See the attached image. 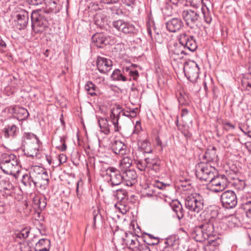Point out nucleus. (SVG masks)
<instances>
[{
	"label": "nucleus",
	"mask_w": 251,
	"mask_h": 251,
	"mask_svg": "<svg viewBox=\"0 0 251 251\" xmlns=\"http://www.w3.org/2000/svg\"><path fill=\"white\" fill-rule=\"evenodd\" d=\"M182 15L186 25L191 28L195 27L200 28L203 22L210 24L212 20L211 12L202 3L193 9L184 10Z\"/></svg>",
	"instance_id": "f257e3e1"
},
{
	"label": "nucleus",
	"mask_w": 251,
	"mask_h": 251,
	"mask_svg": "<svg viewBox=\"0 0 251 251\" xmlns=\"http://www.w3.org/2000/svg\"><path fill=\"white\" fill-rule=\"evenodd\" d=\"M58 0H45L46 10H37L31 14V28L35 33H42L49 28L48 13L55 12Z\"/></svg>",
	"instance_id": "f03ea898"
},
{
	"label": "nucleus",
	"mask_w": 251,
	"mask_h": 251,
	"mask_svg": "<svg viewBox=\"0 0 251 251\" xmlns=\"http://www.w3.org/2000/svg\"><path fill=\"white\" fill-rule=\"evenodd\" d=\"M197 47L198 45L195 37L184 33L179 35V43H170L168 46V49L170 58L174 61H176L183 58V54H187V53L184 50V48H187L191 51H194Z\"/></svg>",
	"instance_id": "7ed1b4c3"
},
{
	"label": "nucleus",
	"mask_w": 251,
	"mask_h": 251,
	"mask_svg": "<svg viewBox=\"0 0 251 251\" xmlns=\"http://www.w3.org/2000/svg\"><path fill=\"white\" fill-rule=\"evenodd\" d=\"M214 215L208 216L206 218L203 224L201 225L204 232L207 234V248H210L214 251L216 247L220 245V239L217 236V235L221 233L219 229L218 224L215 216L217 215L216 211H214Z\"/></svg>",
	"instance_id": "20e7f679"
},
{
	"label": "nucleus",
	"mask_w": 251,
	"mask_h": 251,
	"mask_svg": "<svg viewBox=\"0 0 251 251\" xmlns=\"http://www.w3.org/2000/svg\"><path fill=\"white\" fill-rule=\"evenodd\" d=\"M196 175L197 178L201 180L209 181L207 184V189L217 193L215 189L217 187L212 186V181L217 178L218 172L217 169L208 163H200L196 167Z\"/></svg>",
	"instance_id": "39448f33"
},
{
	"label": "nucleus",
	"mask_w": 251,
	"mask_h": 251,
	"mask_svg": "<svg viewBox=\"0 0 251 251\" xmlns=\"http://www.w3.org/2000/svg\"><path fill=\"white\" fill-rule=\"evenodd\" d=\"M0 168L4 174L12 175L17 178L20 169L18 157L12 153L2 154L0 157Z\"/></svg>",
	"instance_id": "423d86ee"
},
{
	"label": "nucleus",
	"mask_w": 251,
	"mask_h": 251,
	"mask_svg": "<svg viewBox=\"0 0 251 251\" xmlns=\"http://www.w3.org/2000/svg\"><path fill=\"white\" fill-rule=\"evenodd\" d=\"M136 65L134 64L130 67H124L122 70L115 69L112 73L111 77L115 81H131V79L134 80L137 79L139 76V73L134 68Z\"/></svg>",
	"instance_id": "0eeeda50"
},
{
	"label": "nucleus",
	"mask_w": 251,
	"mask_h": 251,
	"mask_svg": "<svg viewBox=\"0 0 251 251\" xmlns=\"http://www.w3.org/2000/svg\"><path fill=\"white\" fill-rule=\"evenodd\" d=\"M235 166L232 164L231 167H229V170L226 171V175H219L217 176V178L212 182V186L217 187V189H215L217 193L224 191L227 187V184L231 183V181L234 180L235 178Z\"/></svg>",
	"instance_id": "6e6552de"
},
{
	"label": "nucleus",
	"mask_w": 251,
	"mask_h": 251,
	"mask_svg": "<svg viewBox=\"0 0 251 251\" xmlns=\"http://www.w3.org/2000/svg\"><path fill=\"white\" fill-rule=\"evenodd\" d=\"M185 205L189 210L199 213L203 208L204 201L199 194L193 193L186 198Z\"/></svg>",
	"instance_id": "1a4fd4ad"
},
{
	"label": "nucleus",
	"mask_w": 251,
	"mask_h": 251,
	"mask_svg": "<svg viewBox=\"0 0 251 251\" xmlns=\"http://www.w3.org/2000/svg\"><path fill=\"white\" fill-rule=\"evenodd\" d=\"M124 234L120 239V242L123 245H125L130 251H140L143 243L138 240V236L132 233H127L121 232Z\"/></svg>",
	"instance_id": "9d476101"
},
{
	"label": "nucleus",
	"mask_w": 251,
	"mask_h": 251,
	"mask_svg": "<svg viewBox=\"0 0 251 251\" xmlns=\"http://www.w3.org/2000/svg\"><path fill=\"white\" fill-rule=\"evenodd\" d=\"M33 185L45 189L49 184V176L47 172L42 168L35 166L32 172Z\"/></svg>",
	"instance_id": "9b49d317"
},
{
	"label": "nucleus",
	"mask_w": 251,
	"mask_h": 251,
	"mask_svg": "<svg viewBox=\"0 0 251 251\" xmlns=\"http://www.w3.org/2000/svg\"><path fill=\"white\" fill-rule=\"evenodd\" d=\"M183 71L185 75L191 82H196L199 78L200 68L198 64L194 61H186L183 65Z\"/></svg>",
	"instance_id": "f8f14e48"
},
{
	"label": "nucleus",
	"mask_w": 251,
	"mask_h": 251,
	"mask_svg": "<svg viewBox=\"0 0 251 251\" xmlns=\"http://www.w3.org/2000/svg\"><path fill=\"white\" fill-rule=\"evenodd\" d=\"M223 206L227 210L233 209L230 216H233L235 214V194L234 191L227 190L224 192L221 197Z\"/></svg>",
	"instance_id": "ddd939ff"
},
{
	"label": "nucleus",
	"mask_w": 251,
	"mask_h": 251,
	"mask_svg": "<svg viewBox=\"0 0 251 251\" xmlns=\"http://www.w3.org/2000/svg\"><path fill=\"white\" fill-rule=\"evenodd\" d=\"M112 25L118 31L130 36L135 35L137 32V29L133 24L123 20L114 21Z\"/></svg>",
	"instance_id": "4468645a"
},
{
	"label": "nucleus",
	"mask_w": 251,
	"mask_h": 251,
	"mask_svg": "<svg viewBox=\"0 0 251 251\" xmlns=\"http://www.w3.org/2000/svg\"><path fill=\"white\" fill-rule=\"evenodd\" d=\"M126 117H131V112L129 111H125L122 109L120 105H117L115 108H113L111 110L110 117L111 120V123L114 126V131L118 132L120 130L121 127L118 125V121L120 114Z\"/></svg>",
	"instance_id": "2eb2a0df"
},
{
	"label": "nucleus",
	"mask_w": 251,
	"mask_h": 251,
	"mask_svg": "<svg viewBox=\"0 0 251 251\" xmlns=\"http://www.w3.org/2000/svg\"><path fill=\"white\" fill-rule=\"evenodd\" d=\"M106 176L109 178L112 186L118 185L123 181V175L118 170L112 167H109L106 169Z\"/></svg>",
	"instance_id": "dca6fc26"
},
{
	"label": "nucleus",
	"mask_w": 251,
	"mask_h": 251,
	"mask_svg": "<svg viewBox=\"0 0 251 251\" xmlns=\"http://www.w3.org/2000/svg\"><path fill=\"white\" fill-rule=\"evenodd\" d=\"M96 65L99 72L105 74L111 70L112 62L110 59L99 56L97 58Z\"/></svg>",
	"instance_id": "f3484780"
},
{
	"label": "nucleus",
	"mask_w": 251,
	"mask_h": 251,
	"mask_svg": "<svg viewBox=\"0 0 251 251\" xmlns=\"http://www.w3.org/2000/svg\"><path fill=\"white\" fill-rule=\"evenodd\" d=\"M29 21V13L25 10L19 12L16 16V25L19 30L25 29L27 27Z\"/></svg>",
	"instance_id": "a211bd4d"
},
{
	"label": "nucleus",
	"mask_w": 251,
	"mask_h": 251,
	"mask_svg": "<svg viewBox=\"0 0 251 251\" xmlns=\"http://www.w3.org/2000/svg\"><path fill=\"white\" fill-rule=\"evenodd\" d=\"M92 41L98 48H103L107 44H111L113 42L110 41V37L102 33H97L92 37Z\"/></svg>",
	"instance_id": "6ab92c4d"
},
{
	"label": "nucleus",
	"mask_w": 251,
	"mask_h": 251,
	"mask_svg": "<svg viewBox=\"0 0 251 251\" xmlns=\"http://www.w3.org/2000/svg\"><path fill=\"white\" fill-rule=\"evenodd\" d=\"M123 181L127 186H132L136 182L137 174L133 170H126L123 173Z\"/></svg>",
	"instance_id": "aec40b11"
},
{
	"label": "nucleus",
	"mask_w": 251,
	"mask_h": 251,
	"mask_svg": "<svg viewBox=\"0 0 251 251\" xmlns=\"http://www.w3.org/2000/svg\"><path fill=\"white\" fill-rule=\"evenodd\" d=\"M239 209L245 212L247 217L251 218V198H248L247 194L241 197Z\"/></svg>",
	"instance_id": "412c9836"
},
{
	"label": "nucleus",
	"mask_w": 251,
	"mask_h": 251,
	"mask_svg": "<svg viewBox=\"0 0 251 251\" xmlns=\"http://www.w3.org/2000/svg\"><path fill=\"white\" fill-rule=\"evenodd\" d=\"M167 29L172 32L179 30L183 26V22L179 18H173L166 23Z\"/></svg>",
	"instance_id": "4be33fe9"
},
{
	"label": "nucleus",
	"mask_w": 251,
	"mask_h": 251,
	"mask_svg": "<svg viewBox=\"0 0 251 251\" xmlns=\"http://www.w3.org/2000/svg\"><path fill=\"white\" fill-rule=\"evenodd\" d=\"M111 149L115 154L120 156L126 154L128 151L126 145L120 140L114 141L112 144Z\"/></svg>",
	"instance_id": "5701e85b"
},
{
	"label": "nucleus",
	"mask_w": 251,
	"mask_h": 251,
	"mask_svg": "<svg viewBox=\"0 0 251 251\" xmlns=\"http://www.w3.org/2000/svg\"><path fill=\"white\" fill-rule=\"evenodd\" d=\"M192 237L197 242H202L207 240L208 236L204 232L201 225L195 226L191 233Z\"/></svg>",
	"instance_id": "b1692460"
},
{
	"label": "nucleus",
	"mask_w": 251,
	"mask_h": 251,
	"mask_svg": "<svg viewBox=\"0 0 251 251\" xmlns=\"http://www.w3.org/2000/svg\"><path fill=\"white\" fill-rule=\"evenodd\" d=\"M145 161H147L148 167L154 170L155 172L159 171L160 166V160L156 155H151L146 157Z\"/></svg>",
	"instance_id": "393cba45"
},
{
	"label": "nucleus",
	"mask_w": 251,
	"mask_h": 251,
	"mask_svg": "<svg viewBox=\"0 0 251 251\" xmlns=\"http://www.w3.org/2000/svg\"><path fill=\"white\" fill-rule=\"evenodd\" d=\"M19 132V128L15 125H7L3 129L4 136L6 138H15Z\"/></svg>",
	"instance_id": "a878e982"
},
{
	"label": "nucleus",
	"mask_w": 251,
	"mask_h": 251,
	"mask_svg": "<svg viewBox=\"0 0 251 251\" xmlns=\"http://www.w3.org/2000/svg\"><path fill=\"white\" fill-rule=\"evenodd\" d=\"M37 136L30 132H25L22 139V146L24 148V151L27 148L28 146H30V144L33 142H37Z\"/></svg>",
	"instance_id": "bb28decb"
},
{
	"label": "nucleus",
	"mask_w": 251,
	"mask_h": 251,
	"mask_svg": "<svg viewBox=\"0 0 251 251\" xmlns=\"http://www.w3.org/2000/svg\"><path fill=\"white\" fill-rule=\"evenodd\" d=\"M41 144L42 143L39 138L37 139V142H33L25 149L27 151V155L31 157L37 156Z\"/></svg>",
	"instance_id": "cd10ccee"
},
{
	"label": "nucleus",
	"mask_w": 251,
	"mask_h": 251,
	"mask_svg": "<svg viewBox=\"0 0 251 251\" xmlns=\"http://www.w3.org/2000/svg\"><path fill=\"white\" fill-rule=\"evenodd\" d=\"M170 206L176 215L178 220L182 219L184 216V211L180 202L177 200L173 201L170 203Z\"/></svg>",
	"instance_id": "c85d7f7f"
},
{
	"label": "nucleus",
	"mask_w": 251,
	"mask_h": 251,
	"mask_svg": "<svg viewBox=\"0 0 251 251\" xmlns=\"http://www.w3.org/2000/svg\"><path fill=\"white\" fill-rule=\"evenodd\" d=\"M216 151V148L215 147L209 146L203 156V159L209 162L216 161L218 156Z\"/></svg>",
	"instance_id": "c756f323"
},
{
	"label": "nucleus",
	"mask_w": 251,
	"mask_h": 251,
	"mask_svg": "<svg viewBox=\"0 0 251 251\" xmlns=\"http://www.w3.org/2000/svg\"><path fill=\"white\" fill-rule=\"evenodd\" d=\"M50 246V240L48 239L43 238L39 240L35 244L34 249L35 251H49Z\"/></svg>",
	"instance_id": "7c9ffc66"
},
{
	"label": "nucleus",
	"mask_w": 251,
	"mask_h": 251,
	"mask_svg": "<svg viewBox=\"0 0 251 251\" xmlns=\"http://www.w3.org/2000/svg\"><path fill=\"white\" fill-rule=\"evenodd\" d=\"M13 113L16 114L17 119L19 120H25L29 116L27 110L23 107L15 106L12 108Z\"/></svg>",
	"instance_id": "2f4dec72"
},
{
	"label": "nucleus",
	"mask_w": 251,
	"mask_h": 251,
	"mask_svg": "<svg viewBox=\"0 0 251 251\" xmlns=\"http://www.w3.org/2000/svg\"><path fill=\"white\" fill-rule=\"evenodd\" d=\"M138 146L144 154H151L152 152L151 143L147 140H139Z\"/></svg>",
	"instance_id": "473e14b6"
},
{
	"label": "nucleus",
	"mask_w": 251,
	"mask_h": 251,
	"mask_svg": "<svg viewBox=\"0 0 251 251\" xmlns=\"http://www.w3.org/2000/svg\"><path fill=\"white\" fill-rule=\"evenodd\" d=\"M98 124L101 132L105 135H108L110 133L111 126L109 125L106 118H100L98 120Z\"/></svg>",
	"instance_id": "72a5a7b5"
},
{
	"label": "nucleus",
	"mask_w": 251,
	"mask_h": 251,
	"mask_svg": "<svg viewBox=\"0 0 251 251\" xmlns=\"http://www.w3.org/2000/svg\"><path fill=\"white\" fill-rule=\"evenodd\" d=\"M173 244V241L168 238L160 243L158 245V248L160 251H172Z\"/></svg>",
	"instance_id": "f704fd0d"
},
{
	"label": "nucleus",
	"mask_w": 251,
	"mask_h": 251,
	"mask_svg": "<svg viewBox=\"0 0 251 251\" xmlns=\"http://www.w3.org/2000/svg\"><path fill=\"white\" fill-rule=\"evenodd\" d=\"M145 235L148 236V238H146L144 241L149 245L153 246L159 245L163 241V240H162V241H160L158 237H155L150 233H146Z\"/></svg>",
	"instance_id": "c9c22d12"
},
{
	"label": "nucleus",
	"mask_w": 251,
	"mask_h": 251,
	"mask_svg": "<svg viewBox=\"0 0 251 251\" xmlns=\"http://www.w3.org/2000/svg\"><path fill=\"white\" fill-rule=\"evenodd\" d=\"M22 183L25 186L31 187L32 184H33L32 172H31L29 174L26 173L23 175Z\"/></svg>",
	"instance_id": "e433bc0d"
},
{
	"label": "nucleus",
	"mask_w": 251,
	"mask_h": 251,
	"mask_svg": "<svg viewBox=\"0 0 251 251\" xmlns=\"http://www.w3.org/2000/svg\"><path fill=\"white\" fill-rule=\"evenodd\" d=\"M85 91L88 94L93 97L96 95V91L98 89L96 86L91 81H87L84 87Z\"/></svg>",
	"instance_id": "4c0bfd02"
},
{
	"label": "nucleus",
	"mask_w": 251,
	"mask_h": 251,
	"mask_svg": "<svg viewBox=\"0 0 251 251\" xmlns=\"http://www.w3.org/2000/svg\"><path fill=\"white\" fill-rule=\"evenodd\" d=\"M115 207L123 214H125L129 210V207L120 202L115 204Z\"/></svg>",
	"instance_id": "58836bf2"
},
{
	"label": "nucleus",
	"mask_w": 251,
	"mask_h": 251,
	"mask_svg": "<svg viewBox=\"0 0 251 251\" xmlns=\"http://www.w3.org/2000/svg\"><path fill=\"white\" fill-rule=\"evenodd\" d=\"M137 168L141 171H144L148 167L147 161H143L142 160H137L135 161Z\"/></svg>",
	"instance_id": "ea45409f"
},
{
	"label": "nucleus",
	"mask_w": 251,
	"mask_h": 251,
	"mask_svg": "<svg viewBox=\"0 0 251 251\" xmlns=\"http://www.w3.org/2000/svg\"><path fill=\"white\" fill-rule=\"evenodd\" d=\"M95 24L100 27H101L103 25L104 19L102 18L101 15L99 14H96L94 18Z\"/></svg>",
	"instance_id": "a19ab883"
},
{
	"label": "nucleus",
	"mask_w": 251,
	"mask_h": 251,
	"mask_svg": "<svg viewBox=\"0 0 251 251\" xmlns=\"http://www.w3.org/2000/svg\"><path fill=\"white\" fill-rule=\"evenodd\" d=\"M29 233V230L27 228H25L17 234V237L25 239L28 237Z\"/></svg>",
	"instance_id": "79ce46f5"
},
{
	"label": "nucleus",
	"mask_w": 251,
	"mask_h": 251,
	"mask_svg": "<svg viewBox=\"0 0 251 251\" xmlns=\"http://www.w3.org/2000/svg\"><path fill=\"white\" fill-rule=\"evenodd\" d=\"M66 137L65 136H63L62 137H61L60 138V142L61 144V145L58 147L59 150H60L61 151H64L67 149V145L66 144Z\"/></svg>",
	"instance_id": "37998d69"
},
{
	"label": "nucleus",
	"mask_w": 251,
	"mask_h": 251,
	"mask_svg": "<svg viewBox=\"0 0 251 251\" xmlns=\"http://www.w3.org/2000/svg\"><path fill=\"white\" fill-rule=\"evenodd\" d=\"M132 164V160L128 157H124L121 160L122 165H124L125 167L128 168L130 167Z\"/></svg>",
	"instance_id": "c03bdc74"
},
{
	"label": "nucleus",
	"mask_w": 251,
	"mask_h": 251,
	"mask_svg": "<svg viewBox=\"0 0 251 251\" xmlns=\"http://www.w3.org/2000/svg\"><path fill=\"white\" fill-rule=\"evenodd\" d=\"M126 195V192L125 190L123 189H119L117 191L116 196L117 199L120 200L124 199Z\"/></svg>",
	"instance_id": "a18cd8bd"
},
{
	"label": "nucleus",
	"mask_w": 251,
	"mask_h": 251,
	"mask_svg": "<svg viewBox=\"0 0 251 251\" xmlns=\"http://www.w3.org/2000/svg\"><path fill=\"white\" fill-rule=\"evenodd\" d=\"M93 227H94L96 225L97 220H100L101 219V215L99 214V212L96 210H94L93 213Z\"/></svg>",
	"instance_id": "49530a36"
},
{
	"label": "nucleus",
	"mask_w": 251,
	"mask_h": 251,
	"mask_svg": "<svg viewBox=\"0 0 251 251\" xmlns=\"http://www.w3.org/2000/svg\"><path fill=\"white\" fill-rule=\"evenodd\" d=\"M238 182H236V186H238L236 187V189L239 190L243 189L246 186L245 181L241 179H238Z\"/></svg>",
	"instance_id": "de8ad7c7"
},
{
	"label": "nucleus",
	"mask_w": 251,
	"mask_h": 251,
	"mask_svg": "<svg viewBox=\"0 0 251 251\" xmlns=\"http://www.w3.org/2000/svg\"><path fill=\"white\" fill-rule=\"evenodd\" d=\"M37 204L39 208L41 210L44 209L46 206V202L45 201V200L38 199Z\"/></svg>",
	"instance_id": "09e8293b"
},
{
	"label": "nucleus",
	"mask_w": 251,
	"mask_h": 251,
	"mask_svg": "<svg viewBox=\"0 0 251 251\" xmlns=\"http://www.w3.org/2000/svg\"><path fill=\"white\" fill-rule=\"evenodd\" d=\"M230 217H228L229 219ZM235 217H232L231 218V220L230 219L228 220V226L230 228H234L235 227Z\"/></svg>",
	"instance_id": "8fccbe9b"
},
{
	"label": "nucleus",
	"mask_w": 251,
	"mask_h": 251,
	"mask_svg": "<svg viewBox=\"0 0 251 251\" xmlns=\"http://www.w3.org/2000/svg\"><path fill=\"white\" fill-rule=\"evenodd\" d=\"M20 250L21 251H31L30 248L27 244H22L20 245Z\"/></svg>",
	"instance_id": "3c124183"
},
{
	"label": "nucleus",
	"mask_w": 251,
	"mask_h": 251,
	"mask_svg": "<svg viewBox=\"0 0 251 251\" xmlns=\"http://www.w3.org/2000/svg\"><path fill=\"white\" fill-rule=\"evenodd\" d=\"M224 125L225 126V128L226 129V130H233L235 128L234 125L231 124L229 122H225L224 123Z\"/></svg>",
	"instance_id": "603ef678"
},
{
	"label": "nucleus",
	"mask_w": 251,
	"mask_h": 251,
	"mask_svg": "<svg viewBox=\"0 0 251 251\" xmlns=\"http://www.w3.org/2000/svg\"><path fill=\"white\" fill-rule=\"evenodd\" d=\"M135 0H122L123 4L128 6H131L134 3Z\"/></svg>",
	"instance_id": "864d4df0"
},
{
	"label": "nucleus",
	"mask_w": 251,
	"mask_h": 251,
	"mask_svg": "<svg viewBox=\"0 0 251 251\" xmlns=\"http://www.w3.org/2000/svg\"><path fill=\"white\" fill-rule=\"evenodd\" d=\"M241 84L243 87L246 89L248 86V85H250V81H249L248 79L244 78L241 80Z\"/></svg>",
	"instance_id": "5fc2aeb1"
},
{
	"label": "nucleus",
	"mask_w": 251,
	"mask_h": 251,
	"mask_svg": "<svg viewBox=\"0 0 251 251\" xmlns=\"http://www.w3.org/2000/svg\"><path fill=\"white\" fill-rule=\"evenodd\" d=\"M45 0H29L30 4L34 5H38L45 2Z\"/></svg>",
	"instance_id": "6e6d98bb"
},
{
	"label": "nucleus",
	"mask_w": 251,
	"mask_h": 251,
	"mask_svg": "<svg viewBox=\"0 0 251 251\" xmlns=\"http://www.w3.org/2000/svg\"><path fill=\"white\" fill-rule=\"evenodd\" d=\"M2 182H4L6 184V186L4 187V189L10 190L13 188L12 184L9 181L2 180Z\"/></svg>",
	"instance_id": "4d7b16f0"
},
{
	"label": "nucleus",
	"mask_w": 251,
	"mask_h": 251,
	"mask_svg": "<svg viewBox=\"0 0 251 251\" xmlns=\"http://www.w3.org/2000/svg\"><path fill=\"white\" fill-rule=\"evenodd\" d=\"M148 244L147 243H143L142 248L140 251H151V249L148 247Z\"/></svg>",
	"instance_id": "13d9d810"
},
{
	"label": "nucleus",
	"mask_w": 251,
	"mask_h": 251,
	"mask_svg": "<svg viewBox=\"0 0 251 251\" xmlns=\"http://www.w3.org/2000/svg\"><path fill=\"white\" fill-rule=\"evenodd\" d=\"M155 185L157 188H158L160 189H164L166 186V185L164 183H163V182H159V181L156 182Z\"/></svg>",
	"instance_id": "bf43d9fd"
},
{
	"label": "nucleus",
	"mask_w": 251,
	"mask_h": 251,
	"mask_svg": "<svg viewBox=\"0 0 251 251\" xmlns=\"http://www.w3.org/2000/svg\"><path fill=\"white\" fill-rule=\"evenodd\" d=\"M188 110L186 108H183L181 110V116L182 117L187 116L188 114Z\"/></svg>",
	"instance_id": "052dcab7"
},
{
	"label": "nucleus",
	"mask_w": 251,
	"mask_h": 251,
	"mask_svg": "<svg viewBox=\"0 0 251 251\" xmlns=\"http://www.w3.org/2000/svg\"><path fill=\"white\" fill-rule=\"evenodd\" d=\"M137 110L138 109L137 108H133L132 110H129V111L131 112V117H134L136 116Z\"/></svg>",
	"instance_id": "680f3d73"
},
{
	"label": "nucleus",
	"mask_w": 251,
	"mask_h": 251,
	"mask_svg": "<svg viewBox=\"0 0 251 251\" xmlns=\"http://www.w3.org/2000/svg\"><path fill=\"white\" fill-rule=\"evenodd\" d=\"M105 3L110 4L116 3L119 0H101Z\"/></svg>",
	"instance_id": "e2e57ef3"
},
{
	"label": "nucleus",
	"mask_w": 251,
	"mask_h": 251,
	"mask_svg": "<svg viewBox=\"0 0 251 251\" xmlns=\"http://www.w3.org/2000/svg\"><path fill=\"white\" fill-rule=\"evenodd\" d=\"M0 46L3 48L6 47L5 43L1 39H0Z\"/></svg>",
	"instance_id": "0e129e2a"
},
{
	"label": "nucleus",
	"mask_w": 251,
	"mask_h": 251,
	"mask_svg": "<svg viewBox=\"0 0 251 251\" xmlns=\"http://www.w3.org/2000/svg\"><path fill=\"white\" fill-rule=\"evenodd\" d=\"M147 32H148V34L151 37V29L150 27H148L147 28Z\"/></svg>",
	"instance_id": "69168bd1"
},
{
	"label": "nucleus",
	"mask_w": 251,
	"mask_h": 251,
	"mask_svg": "<svg viewBox=\"0 0 251 251\" xmlns=\"http://www.w3.org/2000/svg\"><path fill=\"white\" fill-rule=\"evenodd\" d=\"M96 80L98 81V82L99 83H100L101 81H102V82L104 81V79L103 77H99V78H98Z\"/></svg>",
	"instance_id": "338daca9"
},
{
	"label": "nucleus",
	"mask_w": 251,
	"mask_h": 251,
	"mask_svg": "<svg viewBox=\"0 0 251 251\" xmlns=\"http://www.w3.org/2000/svg\"><path fill=\"white\" fill-rule=\"evenodd\" d=\"M246 89L249 91H251V83L250 82V85H248V86Z\"/></svg>",
	"instance_id": "774afa93"
}]
</instances>
